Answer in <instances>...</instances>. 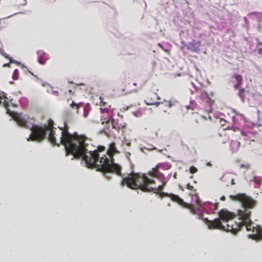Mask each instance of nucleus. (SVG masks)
I'll return each instance as SVG.
<instances>
[{"instance_id": "nucleus-1", "label": "nucleus", "mask_w": 262, "mask_h": 262, "mask_svg": "<svg viewBox=\"0 0 262 262\" xmlns=\"http://www.w3.org/2000/svg\"><path fill=\"white\" fill-rule=\"evenodd\" d=\"M233 201L240 202L245 209L238 210L237 221H234V224H228L226 226L222 225V221L224 222H228L232 219L235 220L236 215L232 212L227 210H222L219 213V217L213 220H209L207 218L202 219L208 228L210 229H219L231 232L236 234L241 228L245 226L247 231H252L255 233L249 235V238L254 240H259L262 238V229L259 226L254 227L252 226V222L250 219L251 211L247 208H252L255 205V201L244 193H238L234 195H230Z\"/></svg>"}, {"instance_id": "nucleus-2", "label": "nucleus", "mask_w": 262, "mask_h": 262, "mask_svg": "<svg viewBox=\"0 0 262 262\" xmlns=\"http://www.w3.org/2000/svg\"><path fill=\"white\" fill-rule=\"evenodd\" d=\"M54 122L49 119L46 125L47 131H50L48 139L53 145L59 146L63 145L67 151V155L70 154L74 158H80L85 151L84 138L77 134L72 135L68 130L69 127L66 122L63 127L57 129L53 126Z\"/></svg>"}, {"instance_id": "nucleus-3", "label": "nucleus", "mask_w": 262, "mask_h": 262, "mask_svg": "<svg viewBox=\"0 0 262 262\" xmlns=\"http://www.w3.org/2000/svg\"><path fill=\"white\" fill-rule=\"evenodd\" d=\"M170 167L171 165L168 163H159L147 173L149 176L156 178L161 181V184L158 186L156 185L154 179L149 178L145 174L135 173H130L123 178L121 181V185H126L132 189H140L144 192H159L163 190L166 183L164 174L159 171V169L168 170Z\"/></svg>"}, {"instance_id": "nucleus-4", "label": "nucleus", "mask_w": 262, "mask_h": 262, "mask_svg": "<svg viewBox=\"0 0 262 262\" xmlns=\"http://www.w3.org/2000/svg\"><path fill=\"white\" fill-rule=\"evenodd\" d=\"M84 138V144L85 145V151L83 156L78 159H82L85 162L88 167H95L97 170L103 173L104 176L107 179H110V173H115L118 176L121 175V167L116 163H111V162L106 155L99 157L98 152L104 150V146H99L97 150L88 152L87 146L88 144L85 143L86 138Z\"/></svg>"}, {"instance_id": "nucleus-5", "label": "nucleus", "mask_w": 262, "mask_h": 262, "mask_svg": "<svg viewBox=\"0 0 262 262\" xmlns=\"http://www.w3.org/2000/svg\"><path fill=\"white\" fill-rule=\"evenodd\" d=\"M46 125L41 126L37 124H33L31 127V134L27 139L28 141H40L45 138L47 128Z\"/></svg>"}, {"instance_id": "nucleus-6", "label": "nucleus", "mask_w": 262, "mask_h": 262, "mask_svg": "<svg viewBox=\"0 0 262 262\" xmlns=\"http://www.w3.org/2000/svg\"><path fill=\"white\" fill-rule=\"evenodd\" d=\"M191 201L190 204L185 203V207L188 208L193 214H197L198 219H202L201 211L195 206H201V201L196 192L191 193Z\"/></svg>"}, {"instance_id": "nucleus-7", "label": "nucleus", "mask_w": 262, "mask_h": 262, "mask_svg": "<svg viewBox=\"0 0 262 262\" xmlns=\"http://www.w3.org/2000/svg\"><path fill=\"white\" fill-rule=\"evenodd\" d=\"M177 103L176 100H164L162 102H159L156 106L161 113H170L171 108L175 106Z\"/></svg>"}, {"instance_id": "nucleus-8", "label": "nucleus", "mask_w": 262, "mask_h": 262, "mask_svg": "<svg viewBox=\"0 0 262 262\" xmlns=\"http://www.w3.org/2000/svg\"><path fill=\"white\" fill-rule=\"evenodd\" d=\"M7 97L4 92L0 93V104L3 103L4 106L6 110L8 115H21V113L19 114L15 110H11V107L14 108L16 106L14 105H10L6 100Z\"/></svg>"}, {"instance_id": "nucleus-9", "label": "nucleus", "mask_w": 262, "mask_h": 262, "mask_svg": "<svg viewBox=\"0 0 262 262\" xmlns=\"http://www.w3.org/2000/svg\"><path fill=\"white\" fill-rule=\"evenodd\" d=\"M70 105L72 109L75 110L76 114H82L83 115H88L89 114L87 108H85L81 103H76L72 101Z\"/></svg>"}, {"instance_id": "nucleus-10", "label": "nucleus", "mask_w": 262, "mask_h": 262, "mask_svg": "<svg viewBox=\"0 0 262 262\" xmlns=\"http://www.w3.org/2000/svg\"><path fill=\"white\" fill-rule=\"evenodd\" d=\"M201 46V41L195 40H192L185 45L186 47L188 50L195 53H199L200 52Z\"/></svg>"}, {"instance_id": "nucleus-11", "label": "nucleus", "mask_w": 262, "mask_h": 262, "mask_svg": "<svg viewBox=\"0 0 262 262\" xmlns=\"http://www.w3.org/2000/svg\"><path fill=\"white\" fill-rule=\"evenodd\" d=\"M156 193H159L160 196L161 197L169 196L171 198V200L178 203L179 204H180L182 206H184L185 207V203L178 195H175V194H172L168 195L167 193L162 192V191H160L159 192H156Z\"/></svg>"}, {"instance_id": "nucleus-12", "label": "nucleus", "mask_w": 262, "mask_h": 262, "mask_svg": "<svg viewBox=\"0 0 262 262\" xmlns=\"http://www.w3.org/2000/svg\"><path fill=\"white\" fill-rule=\"evenodd\" d=\"M158 99V95L155 93H150L148 94L145 100V102L147 105H156L159 103L157 101Z\"/></svg>"}, {"instance_id": "nucleus-13", "label": "nucleus", "mask_w": 262, "mask_h": 262, "mask_svg": "<svg viewBox=\"0 0 262 262\" xmlns=\"http://www.w3.org/2000/svg\"><path fill=\"white\" fill-rule=\"evenodd\" d=\"M102 124L110 125L111 124L113 128H120L117 123H115V120L112 118V116H103L101 119Z\"/></svg>"}, {"instance_id": "nucleus-14", "label": "nucleus", "mask_w": 262, "mask_h": 262, "mask_svg": "<svg viewBox=\"0 0 262 262\" xmlns=\"http://www.w3.org/2000/svg\"><path fill=\"white\" fill-rule=\"evenodd\" d=\"M12 117V119L14 120L20 126L25 127L29 128V125L28 124V122L25 119L22 117V116H11Z\"/></svg>"}, {"instance_id": "nucleus-15", "label": "nucleus", "mask_w": 262, "mask_h": 262, "mask_svg": "<svg viewBox=\"0 0 262 262\" xmlns=\"http://www.w3.org/2000/svg\"><path fill=\"white\" fill-rule=\"evenodd\" d=\"M118 152L116 148V144L115 143H112L110 145L109 149L107 151L106 156L111 161L110 163L112 164L115 163L114 162L113 156L115 153Z\"/></svg>"}, {"instance_id": "nucleus-16", "label": "nucleus", "mask_w": 262, "mask_h": 262, "mask_svg": "<svg viewBox=\"0 0 262 262\" xmlns=\"http://www.w3.org/2000/svg\"><path fill=\"white\" fill-rule=\"evenodd\" d=\"M38 61L40 64H45L47 61L50 59L49 56L42 51H39L37 52Z\"/></svg>"}, {"instance_id": "nucleus-17", "label": "nucleus", "mask_w": 262, "mask_h": 262, "mask_svg": "<svg viewBox=\"0 0 262 262\" xmlns=\"http://www.w3.org/2000/svg\"><path fill=\"white\" fill-rule=\"evenodd\" d=\"M233 77L235 78L237 81V84L235 85V88H238L242 84L243 77L241 75L237 74H234Z\"/></svg>"}, {"instance_id": "nucleus-18", "label": "nucleus", "mask_w": 262, "mask_h": 262, "mask_svg": "<svg viewBox=\"0 0 262 262\" xmlns=\"http://www.w3.org/2000/svg\"><path fill=\"white\" fill-rule=\"evenodd\" d=\"M128 110H131L132 112L134 114V115H137L136 113H134L135 108L133 105L126 106L123 107L122 108L120 109V111H121V112H124Z\"/></svg>"}, {"instance_id": "nucleus-19", "label": "nucleus", "mask_w": 262, "mask_h": 262, "mask_svg": "<svg viewBox=\"0 0 262 262\" xmlns=\"http://www.w3.org/2000/svg\"><path fill=\"white\" fill-rule=\"evenodd\" d=\"M19 71L17 69H15L13 73L12 77L14 80H17L18 78Z\"/></svg>"}, {"instance_id": "nucleus-20", "label": "nucleus", "mask_w": 262, "mask_h": 262, "mask_svg": "<svg viewBox=\"0 0 262 262\" xmlns=\"http://www.w3.org/2000/svg\"><path fill=\"white\" fill-rule=\"evenodd\" d=\"M0 53L1 54L4 56L5 58H8L9 59H10V62H12V58H10V57L8 56V55L6 53H5V52L4 51V50L0 48Z\"/></svg>"}, {"instance_id": "nucleus-21", "label": "nucleus", "mask_w": 262, "mask_h": 262, "mask_svg": "<svg viewBox=\"0 0 262 262\" xmlns=\"http://www.w3.org/2000/svg\"><path fill=\"white\" fill-rule=\"evenodd\" d=\"M257 122L256 123L258 126L262 127V116H258Z\"/></svg>"}, {"instance_id": "nucleus-22", "label": "nucleus", "mask_w": 262, "mask_h": 262, "mask_svg": "<svg viewBox=\"0 0 262 262\" xmlns=\"http://www.w3.org/2000/svg\"><path fill=\"white\" fill-rule=\"evenodd\" d=\"M239 142L236 141H232L231 142V146L232 147L233 146H236L238 148L239 146Z\"/></svg>"}, {"instance_id": "nucleus-23", "label": "nucleus", "mask_w": 262, "mask_h": 262, "mask_svg": "<svg viewBox=\"0 0 262 262\" xmlns=\"http://www.w3.org/2000/svg\"><path fill=\"white\" fill-rule=\"evenodd\" d=\"M187 188L191 191V193L196 192V190L194 189V187L190 184H187Z\"/></svg>"}, {"instance_id": "nucleus-24", "label": "nucleus", "mask_w": 262, "mask_h": 262, "mask_svg": "<svg viewBox=\"0 0 262 262\" xmlns=\"http://www.w3.org/2000/svg\"><path fill=\"white\" fill-rule=\"evenodd\" d=\"M258 52L259 54H262V43L258 42L257 43Z\"/></svg>"}, {"instance_id": "nucleus-25", "label": "nucleus", "mask_w": 262, "mask_h": 262, "mask_svg": "<svg viewBox=\"0 0 262 262\" xmlns=\"http://www.w3.org/2000/svg\"><path fill=\"white\" fill-rule=\"evenodd\" d=\"M240 167L248 169L250 168V165L249 164H241L240 165Z\"/></svg>"}, {"instance_id": "nucleus-26", "label": "nucleus", "mask_w": 262, "mask_h": 262, "mask_svg": "<svg viewBox=\"0 0 262 262\" xmlns=\"http://www.w3.org/2000/svg\"><path fill=\"white\" fill-rule=\"evenodd\" d=\"M198 171V169L196 168H195L194 166H191L190 168V171L191 173H194Z\"/></svg>"}, {"instance_id": "nucleus-27", "label": "nucleus", "mask_w": 262, "mask_h": 262, "mask_svg": "<svg viewBox=\"0 0 262 262\" xmlns=\"http://www.w3.org/2000/svg\"><path fill=\"white\" fill-rule=\"evenodd\" d=\"M253 181L257 183H260V180L259 179H257L256 178L254 177L253 178Z\"/></svg>"}, {"instance_id": "nucleus-28", "label": "nucleus", "mask_w": 262, "mask_h": 262, "mask_svg": "<svg viewBox=\"0 0 262 262\" xmlns=\"http://www.w3.org/2000/svg\"><path fill=\"white\" fill-rule=\"evenodd\" d=\"M99 99L100 100V103H103V104H105V103L103 101V98L102 97H99Z\"/></svg>"}, {"instance_id": "nucleus-29", "label": "nucleus", "mask_w": 262, "mask_h": 262, "mask_svg": "<svg viewBox=\"0 0 262 262\" xmlns=\"http://www.w3.org/2000/svg\"><path fill=\"white\" fill-rule=\"evenodd\" d=\"M226 199V198L225 196H222L221 198V200H222V201H225Z\"/></svg>"}, {"instance_id": "nucleus-30", "label": "nucleus", "mask_w": 262, "mask_h": 262, "mask_svg": "<svg viewBox=\"0 0 262 262\" xmlns=\"http://www.w3.org/2000/svg\"><path fill=\"white\" fill-rule=\"evenodd\" d=\"M231 183V185H234L235 184L234 180V179H232Z\"/></svg>"}, {"instance_id": "nucleus-31", "label": "nucleus", "mask_w": 262, "mask_h": 262, "mask_svg": "<svg viewBox=\"0 0 262 262\" xmlns=\"http://www.w3.org/2000/svg\"><path fill=\"white\" fill-rule=\"evenodd\" d=\"M101 113H108V111H107L106 112H105V111H103V110H102V111H101Z\"/></svg>"}, {"instance_id": "nucleus-32", "label": "nucleus", "mask_w": 262, "mask_h": 262, "mask_svg": "<svg viewBox=\"0 0 262 262\" xmlns=\"http://www.w3.org/2000/svg\"><path fill=\"white\" fill-rule=\"evenodd\" d=\"M9 65V63H5L3 65V67H5L8 66Z\"/></svg>"}, {"instance_id": "nucleus-33", "label": "nucleus", "mask_w": 262, "mask_h": 262, "mask_svg": "<svg viewBox=\"0 0 262 262\" xmlns=\"http://www.w3.org/2000/svg\"><path fill=\"white\" fill-rule=\"evenodd\" d=\"M202 118H203V119H205V120H206V119H207V118H206V117H205V116H202Z\"/></svg>"}, {"instance_id": "nucleus-34", "label": "nucleus", "mask_w": 262, "mask_h": 262, "mask_svg": "<svg viewBox=\"0 0 262 262\" xmlns=\"http://www.w3.org/2000/svg\"><path fill=\"white\" fill-rule=\"evenodd\" d=\"M208 118H209V119L210 120H211V119L210 116H208Z\"/></svg>"}, {"instance_id": "nucleus-35", "label": "nucleus", "mask_w": 262, "mask_h": 262, "mask_svg": "<svg viewBox=\"0 0 262 262\" xmlns=\"http://www.w3.org/2000/svg\"><path fill=\"white\" fill-rule=\"evenodd\" d=\"M212 112L211 111H209V112H208V113L210 114V113H211Z\"/></svg>"}, {"instance_id": "nucleus-36", "label": "nucleus", "mask_w": 262, "mask_h": 262, "mask_svg": "<svg viewBox=\"0 0 262 262\" xmlns=\"http://www.w3.org/2000/svg\"><path fill=\"white\" fill-rule=\"evenodd\" d=\"M69 93H72V90H69Z\"/></svg>"}]
</instances>
